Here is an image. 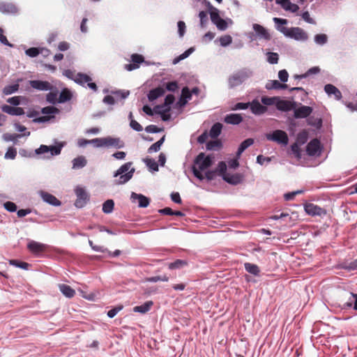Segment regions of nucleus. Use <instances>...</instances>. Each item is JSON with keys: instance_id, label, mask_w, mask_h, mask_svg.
Listing matches in <instances>:
<instances>
[{"instance_id": "obj_1", "label": "nucleus", "mask_w": 357, "mask_h": 357, "mask_svg": "<svg viewBox=\"0 0 357 357\" xmlns=\"http://www.w3.org/2000/svg\"><path fill=\"white\" fill-rule=\"evenodd\" d=\"M213 157L200 153L195 158L192 166V172L198 179L202 181L206 178L208 181L213 180L216 176V172L208 170V168L213 162Z\"/></svg>"}, {"instance_id": "obj_2", "label": "nucleus", "mask_w": 357, "mask_h": 357, "mask_svg": "<svg viewBox=\"0 0 357 357\" xmlns=\"http://www.w3.org/2000/svg\"><path fill=\"white\" fill-rule=\"evenodd\" d=\"M131 162H126L121 165L114 174V177H119L115 181L117 185H122L129 181L135 173V168L132 167Z\"/></svg>"}, {"instance_id": "obj_3", "label": "nucleus", "mask_w": 357, "mask_h": 357, "mask_svg": "<svg viewBox=\"0 0 357 357\" xmlns=\"http://www.w3.org/2000/svg\"><path fill=\"white\" fill-rule=\"evenodd\" d=\"M174 100L175 98L173 95H167L162 105H157L153 108L154 113L160 115L162 121H169L171 117L169 114L171 105L174 103Z\"/></svg>"}, {"instance_id": "obj_4", "label": "nucleus", "mask_w": 357, "mask_h": 357, "mask_svg": "<svg viewBox=\"0 0 357 357\" xmlns=\"http://www.w3.org/2000/svg\"><path fill=\"white\" fill-rule=\"evenodd\" d=\"M252 75V70L247 68L243 69L234 73L229 78V85L231 88L238 86L241 84L243 82H244L247 79L250 77Z\"/></svg>"}, {"instance_id": "obj_5", "label": "nucleus", "mask_w": 357, "mask_h": 357, "mask_svg": "<svg viewBox=\"0 0 357 357\" xmlns=\"http://www.w3.org/2000/svg\"><path fill=\"white\" fill-rule=\"evenodd\" d=\"M283 34L296 40L305 41L307 39V34L304 30L299 27H291L283 29Z\"/></svg>"}, {"instance_id": "obj_6", "label": "nucleus", "mask_w": 357, "mask_h": 357, "mask_svg": "<svg viewBox=\"0 0 357 357\" xmlns=\"http://www.w3.org/2000/svg\"><path fill=\"white\" fill-rule=\"evenodd\" d=\"M266 137L269 141L275 142L284 146L287 145L289 142L287 134L281 130H276L271 133H268L266 135Z\"/></svg>"}, {"instance_id": "obj_7", "label": "nucleus", "mask_w": 357, "mask_h": 357, "mask_svg": "<svg viewBox=\"0 0 357 357\" xmlns=\"http://www.w3.org/2000/svg\"><path fill=\"white\" fill-rule=\"evenodd\" d=\"M74 81L82 86H84L85 84H87L88 87L93 91H96L98 89L96 84L92 82L91 77L86 74L77 73Z\"/></svg>"}, {"instance_id": "obj_8", "label": "nucleus", "mask_w": 357, "mask_h": 357, "mask_svg": "<svg viewBox=\"0 0 357 357\" xmlns=\"http://www.w3.org/2000/svg\"><path fill=\"white\" fill-rule=\"evenodd\" d=\"M306 152L310 156H319L321 152V146L319 140L314 139L306 146Z\"/></svg>"}, {"instance_id": "obj_9", "label": "nucleus", "mask_w": 357, "mask_h": 357, "mask_svg": "<svg viewBox=\"0 0 357 357\" xmlns=\"http://www.w3.org/2000/svg\"><path fill=\"white\" fill-rule=\"evenodd\" d=\"M61 151V146H46L41 145L39 149L36 150L38 154H49L48 157L57 155L60 154Z\"/></svg>"}, {"instance_id": "obj_10", "label": "nucleus", "mask_w": 357, "mask_h": 357, "mask_svg": "<svg viewBox=\"0 0 357 357\" xmlns=\"http://www.w3.org/2000/svg\"><path fill=\"white\" fill-rule=\"evenodd\" d=\"M75 192L77 197L75 202V206L77 207L82 208L84 206V205L88 200L89 196L86 192L85 190L80 186H77L76 188L75 189Z\"/></svg>"}, {"instance_id": "obj_11", "label": "nucleus", "mask_w": 357, "mask_h": 357, "mask_svg": "<svg viewBox=\"0 0 357 357\" xmlns=\"http://www.w3.org/2000/svg\"><path fill=\"white\" fill-rule=\"evenodd\" d=\"M59 112V110L53 107V106H48L43 108L42 113L45 114V116H40L37 119V121L38 122H45L49 121L51 118H53L54 116V114H58Z\"/></svg>"}, {"instance_id": "obj_12", "label": "nucleus", "mask_w": 357, "mask_h": 357, "mask_svg": "<svg viewBox=\"0 0 357 357\" xmlns=\"http://www.w3.org/2000/svg\"><path fill=\"white\" fill-rule=\"evenodd\" d=\"M275 106L278 110L289 112L294 109L296 103L289 100H281L278 97Z\"/></svg>"}, {"instance_id": "obj_13", "label": "nucleus", "mask_w": 357, "mask_h": 357, "mask_svg": "<svg viewBox=\"0 0 357 357\" xmlns=\"http://www.w3.org/2000/svg\"><path fill=\"white\" fill-rule=\"evenodd\" d=\"M115 95V97L112 96H106L104 99L103 102L108 105H114L115 103V98L116 99H125L127 98L129 95L128 91H118L113 93Z\"/></svg>"}, {"instance_id": "obj_14", "label": "nucleus", "mask_w": 357, "mask_h": 357, "mask_svg": "<svg viewBox=\"0 0 357 357\" xmlns=\"http://www.w3.org/2000/svg\"><path fill=\"white\" fill-rule=\"evenodd\" d=\"M294 111V116L296 119L306 118L312 112V108L309 106L302 105L298 108L293 109Z\"/></svg>"}, {"instance_id": "obj_15", "label": "nucleus", "mask_w": 357, "mask_h": 357, "mask_svg": "<svg viewBox=\"0 0 357 357\" xmlns=\"http://www.w3.org/2000/svg\"><path fill=\"white\" fill-rule=\"evenodd\" d=\"M30 86L38 91H49L52 89V85L47 81L31 80L29 82Z\"/></svg>"}, {"instance_id": "obj_16", "label": "nucleus", "mask_w": 357, "mask_h": 357, "mask_svg": "<svg viewBox=\"0 0 357 357\" xmlns=\"http://www.w3.org/2000/svg\"><path fill=\"white\" fill-rule=\"evenodd\" d=\"M131 199L132 202H137L138 206L139 207L145 208L147 207L149 204V199L143 195L137 194L135 192H132L131 194Z\"/></svg>"}, {"instance_id": "obj_17", "label": "nucleus", "mask_w": 357, "mask_h": 357, "mask_svg": "<svg viewBox=\"0 0 357 357\" xmlns=\"http://www.w3.org/2000/svg\"><path fill=\"white\" fill-rule=\"evenodd\" d=\"M27 248L32 253L38 255L44 252L47 248V245L43 243L31 241L28 243Z\"/></svg>"}, {"instance_id": "obj_18", "label": "nucleus", "mask_w": 357, "mask_h": 357, "mask_svg": "<svg viewBox=\"0 0 357 357\" xmlns=\"http://www.w3.org/2000/svg\"><path fill=\"white\" fill-rule=\"evenodd\" d=\"M0 12L3 14H15L17 13V7L12 3L0 2Z\"/></svg>"}, {"instance_id": "obj_19", "label": "nucleus", "mask_w": 357, "mask_h": 357, "mask_svg": "<svg viewBox=\"0 0 357 357\" xmlns=\"http://www.w3.org/2000/svg\"><path fill=\"white\" fill-rule=\"evenodd\" d=\"M225 181L229 183L236 185L241 183L243 180V176L240 174H224L223 178Z\"/></svg>"}, {"instance_id": "obj_20", "label": "nucleus", "mask_w": 357, "mask_h": 357, "mask_svg": "<svg viewBox=\"0 0 357 357\" xmlns=\"http://www.w3.org/2000/svg\"><path fill=\"white\" fill-rule=\"evenodd\" d=\"M275 1L285 10H289L291 13H296L299 9V7L296 4L292 3L289 0H276Z\"/></svg>"}, {"instance_id": "obj_21", "label": "nucleus", "mask_w": 357, "mask_h": 357, "mask_svg": "<svg viewBox=\"0 0 357 357\" xmlns=\"http://www.w3.org/2000/svg\"><path fill=\"white\" fill-rule=\"evenodd\" d=\"M250 109L252 112L257 115H260L265 113L267 110L266 107L262 105L258 100H254L250 103Z\"/></svg>"}, {"instance_id": "obj_22", "label": "nucleus", "mask_w": 357, "mask_h": 357, "mask_svg": "<svg viewBox=\"0 0 357 357\" xmlns=\"http://www.w3.org/2000/svg\"><path fill=\"white\" fill-rule=\"evenodd\" d=\"M1 110L10 115L21 116L24 114V109L21 107H15L10 105H4L1 107Z\"/></svg>"}, {"instance_id": "obj_23", "label": "nucleus", "mask_w": 357, "mask_h": 357, "mask_svg": "<svg viewBox=\"0 0 357 357\" xmlns=\"http://www.w3.org/2000/svg\"><path fill=\"white\" fill-rule=\"evenodd\" d=\"M131 59L133 63L127 64L125 67L129 71L137 69L139 68V64L144 61L143 56L137 54H132Z\"/></svg>"}, {"instance_id": "obj_24", "label": "nucleus", "mask_w": 357, "mask_h": 357, "mask_svg": "<svg viewBox=\"0 0 357 357\" xmlns=\"http://www.w3.org/2000/svg\"><path fill=\"white\" fill-rule=\"evenodd\" d=\"M124 146V143L119 139L112 137H105V147H114L121 149Z\"/></svg>"}, {"instance_id": "obj_25", "label": "nucleus", "mask_w": 357, "mask_h": 357, "mask_svg": "<svg viewBox=\"0 0 357 357\" xmlns=\"http://www.w3.org/2000/svg\"><path fill=\"white\" fill-rule=\"evenodd\" d=\"M325 92L329 96H334L335 98L337 100H340L342 98V93L340 90L332 84H326L324 87Z\"/></svg>"}, {"instance_id": "obj_26", "label": "nucleus", "mask_w": 357, "mask_h": 357, "mask_svg": "<svg viewBox=\"0 0 357 357\" xmlns=\"http://www.w3.org/2000/svg\"><path fill=\"white\" fill-rule=\"evenodd\" d=\"M252 27L259 37L265 40H270L271 36L264 27L258 24H254Z\"/></svg>"}, {"instance_id": "obj_27", "label": "nucleus", "mask_w": 357, "mask_h": 357, "mask_svg": "<svg viewBox=\"0 0 357 357\" xmlns=\"http://www.w3.org/2000/svg\"><path fill=\"white\" fill-rule=\"evenodd\" d=\"M305 211L307 214L312 215H320L323 213V209L314 204H306Z\"/></svg>"}, {"instance_id": "obj_28", "label": "nucleus", "mask_w": 357, "mask_h": 357, "mask_svg": "<svg viewBox=\"0 0 357 357\" xmlns=\"http://www.w3.org/2000/svg\"><path fill=\"white\" fill-rule=\"evenodd\" d=\"M40 196L45 202H47L51 205H53V206L61 205L60 201L51 194H49V193L45 192H41Z\"/></svg>"}, {"instance_id": "obj_29", "label": "nucleus", "mask_w": 357, "mask_h": 357, "mask_svg": "<svg viewBox=\"0 0 357 357\" xmlns=\"http://www.w3.org/2000/svg\"><path fill=\"white\" fill-rule=\"evenodd\" d=\"M243 121L239 114H230L225 117V122L228 124L238 125Z\"/></svg>"}, {"instance_id": "obj_30", "label": "nucleus", "mask_w": 357, "mask_h": 357, "mask_svg": "<svg viewBox=\"0 0 357 357\" xmlns=\"http://www.w3.org/2000/svg\"><path fill=\"white\" fill-rule=\"evenodd\" d=\"M153 305V303L151 301H149L145 302L144 304L141 305H137L133 307V311L135 312H139L141 314H145L149 312L152 306Z\"/></svg>"}, {"instance_id": "obj_31", "label": "nucleus", "mask_w": 357, "mask_h": 357, "mask_svg": "<svg viewBox=\"0 0 357 357\" xmlns=\"http://www.w3.org/2000/svg\"><path fill=\"white\" fill-rule=\"evenodd\" d=\"M165 93V91L162 87H157L149 91L148 94V98L150 101H153L158 98L163 96Z\"/></svg>"}, {"instance_id": "obj_32", "label": "nucleus", "mask_w": 357, "mask_h": 357, "mask_svg": "<svg viewBox=\"0 0 357 357\" xmlns=\"http://www.w3.org/2000/svg\"><path fill=\"white\" fill-rule=\"evenodd\" d=\"M61 292L67 298H73L75 295V291L70 286L65 284H59Z\"/></svg>"}, {"instance_id": "obj_33", "label": "nucleus", "mask_w": 357, "mask_h": 357, "mask_svg": "<svg viewBox=\"0 0 357 357\" xmlns=\"http://www.w3.org/2000/svg\"><path fill=\"white\" fill-rule=\"evenodd\" d=\"M73 162V169H81L86 166L87 161L84 156H78L74 158L72 161Z\"/></svg>"}, {"instance_id": "obj_34", "label": "nucleus", "mask_w": 357, "mask_h": 357, "mask_svg": "<svg viewBox=\"0 0 357 357\" xmlns=\"http://www.w3.org/2000/svg\"><path fill=\"white\" fill-rule=\"evenodd\" d=\"M254 143V139L252 138H248L244 140L239 146L238 149L236 153L237 158H239L242 153L249 146L252 145Z\"/></svg>"}, {"instance_id": "obj_35", "label": "nucleus", "mask_w": 357, "mask_h": 357, "mask_svg": "<svg viewBox=\"0 0 357 357\" xmlns=\"http://www.w3.org/2000/svg\"><path fill=\"white\" fill-rule=\"evenodd\" d=\"M143 161L146 165L150 171H158V165L154 159L146 158H144Z\"/></svg>"}, {"instance_id": "obj_36", "label": "nucleus", "mask_w": 357, "mask_h": 357, "mask_svg": "<svg viewBox=\"0 0 357 357\" xmlns=\"http://www.w3.org/2000/svg\"><path fill=\"white\" fill-rule=\"evenodd\" d=\"M188 264L187 261L182 259H177L174 262L168 264V268L170 270L180 269Z\"/></svg>"}, {"instance_id": "obj_37", "label": "nucleus", "mask_w": 357, "mask_h": 357, "mask_svg": "<svg viewBox=\"0 0 357 357\" xmlns=\"http://www.w3.org/2000/svg\"><path fill=\"white\" fill-rule=\"evenodd\" d=\"M222 126L220 123H215L211 128L209 135L212 138L217 137L221 132Z\"/></svg>"}, {"instance_id": "obj_38", "label": "nucleus", "mask_w": 357, "mask_h": 357, "mask_svg": "<svg viewBox=\"0 0 357 357\" xmlns=\"http://www.w3.org/2000/svg\"><path fill=\"white\" fill-rule=\"evenodd\" d=\"M267 89H286L287 85L280 83L278 80L270 81L266 86Z\"/></svg>"}, {"instance_id": "obj_39", "label": "nucleus", "mask_w": 357, "mask_h": 357, "mask_svg": "<svg viewBox=\"0 0 357 357\" xmlns=\"http://www.w3.org/2000/svg\"><path fill=\"white\" fill-rule=\"evenodd\" d=\"M245 269L247 272L254 275H258L259 273V268L258 266L254 264L245 263L244 264Z\"/></svg>"}, {"instance_id": "obj_40", "label": "nucleus", "mask_w": 357, "mask_h": 357, "mask_svg": "<svg viewBox=\"0 0 357 357\" xmlns=\"http://www.w3.org/2000/svg\"><path fill=\"white\" fill-rule=\"evenodd\" d=\"M273 22L276 24V26H275L276 29L282 33H283L282 31L284 29H288L287 27L284 26V25L287 24V20L285 19L274 17Z\"/></svg>"}, {"instance_id": "obj_41", "label": "nucleus", "mask_w": 357, "mask_h": 357, "mask_svg": "<svg viewBox=\"0 0 357 357\" xmlns=\"http://www.w3.org/2000/svg\"><path fill=\"white\" fill-rule=\"evenodd\" d=\"M71 98H72L71 92L69 90L64 89L60 93L58 102H65L66 101L70 100L71 99Z\"/></svg>"}, {"instance_id": "obj_42", "label": "nucleus", "mask_w": 357, "mask_h": 357, "mask_svg": "<svg viewBox=\"0 0 357 357\" xmlns=\"http://www.w3.org/2000/svg\"><path fill=\"white\" fill-rule=\"evenodd\" d=\"M114 202L112 199H107L102 204V211L105 213H111L114 210Z\"/></svg>"}, {"instance_id": "obj_43", "label": "nucleus", "mask_w": 357, "mask_h": 357, "mask_svg": "<svg viewBox=\"0 0 357 357\" xmlns=\"http://www.w3.org/2000/svg\"><path fill=\"white\" fill-rule=\"evenodd\" d=\"M44 49H42L41 50V52H40V50L36 48V47H31L28 50H26L25 53L27 56H30V57H36V56H38L40 53H43ZM45 51L46 52H48L49 50H45Z\"/></svg>"}, {"instance_id": "obj_44", "label": "nucleus", "mask_w": 357, "mask_h": 357, "mask_svg": "<svg viewBox=\"0 0 357 357\" xmlns=\"http://www.w3.org/2000/svg\"><path fill=\"white\" fill-rule=\"evenodd\" d=\"M9 264L14 266L27 270L30 265L26 262L20 261L18 260L12 259L9 261Z\"/></svg>"}, {"instance_id": "obj_45", "label": "nucleus", "mask_w": 357, "mask_h": 357, "mask_svg": "<svg viewBox=\"0 0 357 357\" xmlns=\"http://www.w3.org/2000/svg\"><path fill=\"white\" fill-rule=\"evenodd\" d=\"M91 144L96 148L105 147V137L91 139Z\"/></svg>"}, {"instance_id": "obj_46", "label": "nucleus", "mask_w": 357, "mask_h": 357, "mask_svg": "<svg viewBox=\"0 0 357 357\" xmlns=\"http://www.w3.org/2000/svg\"><path fill=\"white\" fill-rule=\"evenodd\" d=\"M308 137V133L306 130H303L300 133H298L297 136V144H305Z\"/></svg>"}, {"instance_id": "obj_47", "label": "nucleus", "mask_w": 357, "mask_h": 357, "mask_svg": "<svg viewBox=\"0 0 357 357\" xmlns=\"http://www.w3.org/2000/svg\"><path fill=\"white\" fill-rule=\"evenodd\" d=\"M18 88H19V85L17 84L7 86L4 87V89L3 90V93L5 95H10V94H12V93L16 92L18 90Z\"/></svg>"}, {"instance_id": "obj_48", "label": "nucleus", "mask_w": 357, "mask_h": 357, "mask_svg": "<svg viewBox=\"0 0 357 357\" xmlns=\"http://www.w3.org/2000/svg\"><path fill=\"white\" fill-rule=\"evenodd\" d=\"M219 41L221 46L226 47L231 43L232 38L229 35H225L220 38Z\"/></svg>"}, {"instance_id": "obj_49", "label": "nucleus", "mask_w": 357, "mask_h": 357, "mask_svg": "<svg viewBox=\"0 0 357 357\" xmlns=\"http://www.w3.org/2000/svg\"><path fill=\"white\" fill-rule=\"evenodd\" d=\"M279 56L277 53L275 52H268L267 53V61L268 63L271 64H275L278 62Z\"/></svg>"}, {"instance_id": "obj_50", "label": "nucleus", "mask_w": 357, "mask_h": 357, "mask_svg": "<svg viewBox=\"0 0 357 357\" xmlns=\"http://www.w3.org/2000/svg\"><path fill=\"white\" fill-rule=\"evenodd\" d=\"M210 16L212 22L214 24L217 22L220 18H221L219 15V11L217 8L212 7L210 10Z\"/></svg>"}, {"instance_id": "obj_51", "label": "nucleus", "mask_w": 357, "mask_h": 357, "mask_svg": "<svg viewBox=\"0 0 357 357\" xmlns=\"http://www.w3.org/2000/svg\"><path fill=\"white\" fill-rule=\"evenodd\" d=\"M277 98L278 97H262L261 102L265 105H275Z\"/></svg>"}, {"instance_id": "obj_52", "label": "nucleus", "mask_w": 357, "mask_h": 357, "mask_svg": "<svg viewBox=\"0 0 357 357\" xmlns=\"http://www.w3.org/2000/svg\"><path fill=\"white\" fill-rule=\"evenodd\" d=\"M169 280V278L167 275L162 276H153L151 278H148L146 281L150 282H157L158 281L167 282Z\"/></svg>"}, {"instance_id": "obj_53", "label": "nucleus", "mask_w": 357, "mask_h": 357, "mask_svg": "<svg viewBox=\"0 0 357 357\" xmlns=\"http://www.w3.org/2000/svg\"><path fill=\"white\" fill-rule=\"evenodd\" d=\"M193 50H194L193 48L188 49V50L184 52L183 54H181L178 57L174 59L173 63L174 64H176L181 60H183V59L187 58L193 52Z\"/></svg>"}, {"instance_id": "obj_54", "label": "nucleus", "mask_w": 357, "mask_h": 357, "mask_svg": "<svg viewBox=\"0 0 357 357\" xmlns=\"http://www.w3.org/2000/svg\"><path fill=\"white\" fill-rule=\"evenodd\" d=\"M221 143L216 140L213 142H209L206 144V149L208 150H218L220 148Z\"/></svg>"}, {"instance_id": "obj_55", "label": "nucleus", "mask_w": 357, "mask_h": 357, "mask_svg": "<svg viewBox=\"0 0 357 357\" xmlns=\"http://www.w3.org/2000/svg\"><path fill=\"white\" fill-rule=\"evenodd\" d=\"M123 308V306L122 305H117L115 307L111 309L110 310H109L107 312V316L109 317V318H113L114 317L116 314L120 312L122 309Z\"/></svg>"}, {"instance_id": "obj_56", "label": "nucleus", "mask_w": 357, "mask_h": 357, "mask_svg": "<svg viewBox=\"0 0 357 357\" xmlns=\"http://www.w3.org/2000/svg\"><path fill=\"white\" fill-rule=\"evenodd\" d=\"M314 41L317 44L324 45L327 42V36L326 34H317L314 37Z\"/></svg>"}, {"instance_id": "obj_57", "label": "nucleus", "mask_w": 357, "mask_h": 357, "mask_svg": "<svg viewBox=\"0 0 357 357\" xmlns=\"http://www.w3.org/2000/svg\"><path fill=\"white\" fill-rule=\"evenodd\" d=\"M291 152L294 154L295 157L300 159L301 158V153L299 145L297 143H294L291 146Z\"/></svg>"}, {"instance_id": "obj_58", "label": "nucleus", "mask_w": 357, "mask_h": 357, "mask_svg": "<svg viewBox=\"0 0 357 357\" xmlns=\"http://www.w3.org/2000/svg\"><path fill=\"white\" fill-rule=\"evenodd\" d=\"M17 151L15 149L10 147L8 149L6 153H5L6 159H14L16 157Z\"/></svg>"}, {"instance_id": "obj_59", "label": "nucleus", "mask_w": 357, "mask_h": 357, "mask_svg": "<svg viewBox=\"0 0 357 357\" xmlns=\"http://www.w3.org/2000/svg\"><path fill=\"white\" fill-rule=\"evenodd\" d=\"M214 24L216 25L217 28L221 31H224L227 28V23L222 18H220Z\"/></svg>"}, {"instance_id": "obj_60", "label": "nucleus", "mask_w": 357, "mask_h": 357, "mask_svg": "<svg viewBox=\"0 0 357 357\" xmlns=\"http://www.w3.org/2000/svg\"><path fill=\"white\" fill-rule=\"evenodd\" d=\"M227 170V165L225 162H219L217 169L215 170L216 173L218 172L220 174H221L222 176L224 174H227L226 172Z\"/></svg>"}, {"instance_id": "obj_61", "label": "nucleus", "mask_w": 357, "mask_h": 357, "mask_svg": "<svg viewBox=\"0 0 357 357\" xmlns=\"http://www.w3.org/2000/svg\"><path fill=\"white\" fill-rule=\"evenodd\" d=\"M199 19H200V25L202 27H204L205 26V24H206L207 21H208V17H207V13L204 11H201L199 13Z\"/></svg>"}, {"instance_id": "obj_62", "label": "nucleus", "mask_w": 357, "mask_h": 357, "mask_svg": "<svg viewBox=\"0 0 357 357\" xmlns=\"http://www.w3.org/2000/svg\"><path fill=\"white\" fill-rule=\"evenodd\" d=\"M46 100L50 103H55L58 102L59 98H57L56 93H49L46 96Z\"/></svg>"}, {"instance_id": "obj_63", "label": "nucleus", "mask_w": 357, "mask_h": 357, "mask_svg": "<svg viewBox=\"0 0 357 357\" xmlns=\"http://www.w3.org/2000/svg\"><path fill=\"white\" fill-rule=\"evenodd\" d=\"M3 206H4V208L8 211H10V212H15L17 210V206L15 205V203L11 202H6V203H4Z\"/></svg>"}, {"instance_id": "obj_64", "label": "nucleus", "mask_w": 357, "mask_h": 357, "mask_svg": "<svg viewBox=\"0 0 357 357\" xmlns=\"http://www.w3.org/2000/svg\"><path fill=\"white\" fill-rule=\"evenodd\" d=\"M181 100L185 99L187 100L191 98V93L188 87H184L181 91Z\"/></svg>"}]
</instances>
